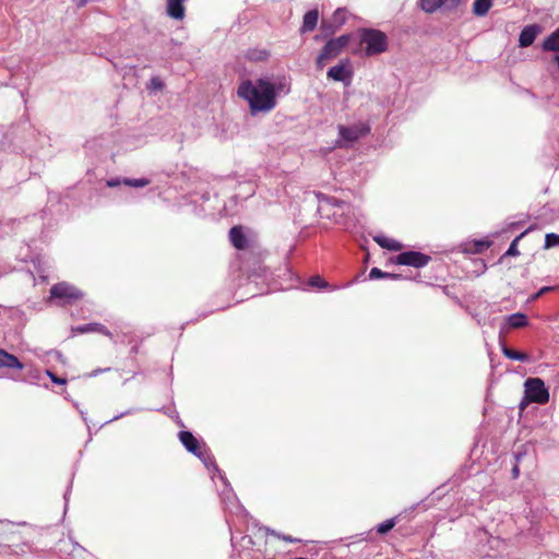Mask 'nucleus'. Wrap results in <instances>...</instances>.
Returning a JSON list of instances; mask_svg holds the SVG:
<instances>
[{
    "label": "nucleus",
    "mask_w": 559,
    "mask_h": 559,
    "mask_svg": "<svg viewBox=\"0 0 559 559\" xmlns=\"http://www.w3.org/2000/svg\"><path fill=\"white\" fill-rule=\"evenodd\" d=\"M526 234V231L522 233L521 235H519L518 237H515V239H513V241L511 242L509 249L507 250L506 252V255H519L520 252L518 250V243L520 241V239Z\"/></svg>",
    "instance_id": "obj_30"
},
{
    "label": "nucleus",
    "mask_w": 559,
    "mask_h": 559,
    "mask_svg": "<svg viewBox=\"0 0 559 559\" xmlns=\"http://www.w3.org/2000/svg\"><path fill=\"white\" fill-rule=\"evenodd\" d=\"M396 524L395 518L389 519L377 526V532L380 535L389 533Z\"/></svg>",
    "instance_id": "obj_27"
},
{
    "label": "nucleus",
    "mask_w": 559,
    "mask_h": 559,
    "mask_svg": "<svg viewBox=\"0 0 559 559\" xmlns=\"http://www.w3.org/2000/svg\"><path fill=\"white\" fill-rule=\"evenodd\" d=\"M554 287H548V286H545V287H542L533 297L532 299L533 300H536L537 298H539L542 295H544L545 293L547 292H550L552 290Z\"/></svg>",
    "instance_id": "obj_34"
},
{
    "label": "nucleus",
    "mask_w": 559,
    "mask_h": 559,
    "mask_svg": "<svg viewBox=\"0 0 559 559\" xmlns=\"http://www.w3.org/2000/svg\"><path fill=\"white\" fill-rule=\"evenodd\" d=\"M319 12L318 10H310L304 15L302 26L300 28L301 33L312 32L318 24Z\"/></svg>",
    "instance_id": "obj_16"
},
{
    "label": "nucleus",
    "mask_w": 559,
    "mask_h": 559,
    "mask_svg": "<svg viewBox=\"0 0 559 559\" xmlns=\"http://www.w3.org/2000/svg\"><path fill=\"white\" fill-rule=\"evenodd\" d=\"M360 45H365L366 56L379 55L386 51L388 37L379 29L362 28L360 31Z\"/></svg>",
    "instance_id": "obj_2"
},
{
    "label": "nucleus",
    "mask_w": 559,
    "mask_h": 559,
    "mask_svg": "<svg viewBox=\"0 0 559 559\" xmlns=\"http://www.w3.org/2000/svg\"><path fill=\"white\" fill-rule=\"evenodd\" d=\"M328 76L334 81H345L347 72L343 64H337L329 69Z\"/></svg>",
    "instance_id": "obj_23"
},
{
    "label": "nucleus",
    "mask_w": 559,
    "mask_h": 559,
    "mask_svg": "<svg viewBox=\"0 0 559 559\" xmlns=\"http://www.w3.org/2000/svg\"><path fill=\"white\" fill-rule=\"evenodd\" d=\"M49 294V300L58 299L62 306L75 304L84 297V293L81 289L67 282L52 285Z\"/></svg>",
    "instance_id": "obj_3"
},
{
    "label": "nucleus",
    "mask_w": 559,
    "mask_h": 559,
    "mask_svg": "<svg viewBox=\"0 0 559 559\" xmlns=\"http://www.w3.org/2000/svg\"><path fill=\"white\" fill-rule=\"evenodd\" d=\"M511 472H512V478L516 479L520 475V468H519L518 463L513 466Z\"/></svg>",
    "instance_id": "obj_36"
},
{
    "label": "nucleus",
    "mask_w": 559,
    "mask_h": 559,
    "mask_svg": "<svg viewBox=\"0 0 559 559\" xmlns=\"http://www.w3.org/2000/svg\"><path fill=\"white\" fill-rule=\"evenodd\" d=\"M46 374L50 378V380L53 383H57V384H66L67 383V379L66 378H60V377H58L56 373H53L50 370H47Z\"/></svg>",
    "instance_id": "obj_33"
},
{
    "label": "nucleus",
    "mask_w": 559,
    "mask_h": 559,
    "mask_svg": "<svg viewBox=\"0 0 559 559\" xmlns=\"http://www.w3.org/2000/svg\"><path fill=\"white\" fill-rule=\"evenodd\" d=\"M328 204L333 209L332 218L335 224L344 225L348 216L353 212V207L349 203L336 199L330 198Z\"/></svg>",
    "instance_id": "obj_7"
},
{
    "label": "nucleus",
    "mask_w": 559,
    "mask_h": 559,
    "mask_svg": "<svg viewBox=\"0 0 559 559\" xmlns=\"http://www.w3.org/2000/svg\"><path fill=\"white\" fill-rule=\"evenodd\" d=\"M492 7V0H475L473 3V13L476 16H484Z\"/></svg>",
    "instance_id": "obj_20"
},
{
    "label": "nucleus",
    "mask_w": 559,
    "mask_h": 559,
    "mask_svg": "<svg viewBox=\"0 0 559 559\" xmlns=\"http://www.w3.org/2000/svg\"><path fill=\"white\" fill-rule=\"evenodd\" d=\"M150 180L146 179V178H140V179H124L123 180V183L126 186H129V187H133V188H143V187H146L150 185Z\"/></svg>",
    "instance_id": "obj_28"
},
{
    "label": "nucleus",
    "mask_w": 559,
    "mask_h": 559,
    "mask_svg": "<svg viewBox=\"0 0 559 559\" xmlns=\"http://www.w3.org/2000/svg\"><path fill=\"white\" fill-rule=\"evenodd\" d=\"M120 185V181L119 180H115V179H111V180H108L107 181V186L108 187H117Z\"/></svg>",
    "instance_id": "obj_39"
},
{
    "label": "nucleus",
    "mask_w": 559,
    "mask_h": 559,
    "mask_svg": "<svg viewBox=\"0 0 559 559\" xmlns=\"http://www.w3.org/2000/svg\"><path fill=\"white\" fill-rule=\"evenodd\" d=\"M274 535H275L277 538H282L283 540L288 542V543H295V542H298V539H295V538H293V537H290V536H285V535L281 536L280 534H274Z\"/></svg>",
    "instance_id": "obj_35"
},
{
    "label": "nucleus",
    "mask_w": 559,
    "mask_h": 559,
    "mask_svg": "<svg viewBox=\"0 0 559 559\" xmlns=\"http://www.w3.org/2000/svg\"><path fill=\"white\" fill-rule=\"evenodd\" d=\"M501 350L507 358L512 360L527 361L530 359L526 353L518 352L507 346H502Z\"/></svg>",
    "instance_id": "obj_22"
},
{
    "label": "nucleus",
    "mask_w": 559,
    "mask_h": 559,
    "mask_svg": "<svg viewBox=\"0 0 559 559\" xmlns=\"http://www.w3.org/2000/svg\"><path fill=\"white\" fill-rule=\"evenodd\" d=\"M420 8L427 13H433L443 4H445L444 0H419Z\"/></svg>",
    "instance_id": "obj_24"
},
{
    "label": "nucleus",
    "mask_w": 559,
    "mask_h": 559,
    "mask_svg": "<svg viewBox=\"0 0 559 559\" xmlns=\"http://www.w3.org/2000/svg\"><path fill=\"white\" fill-rule=\"evenodd\" d=\"M178 438L187 451L200 459L205 456L204 445L190 431H180Z\"/></svg>",
    "instance_id": "obj_9"
},
{
    "label": "nucleus",
    "mask_w": 559,
    "mask_h": 559,
    "mask_svg": "<svg viewBox=\"0 0 559 559\" xmlns=\"http://www.w3.org/2000/svg\"><path fill=\"white\" fill-rule=\"evenodd\" d=\"M369 277L371 280H378V278H393V280H397V278L401 277V275L394 274V273H386V272L381 271L378 267H372L370 273H369Z\"/></svg>",
    "instance_id": "obj_25"
},
{
    "label": "nucleus",
    "mask_w": 559,
    "mask_h": 559,
    "mask_svg": "<svg viewBox=\"0 0 559 559\" xmlns=\"http://www.w3.org/2000/svg\"><path fill=\"white\" fill-rule=\"evenodd\" d=\"M370 131V128L362 122L356 123L350 127L345 126H338V133L342 138V140L353 143L359 140L360 138L368 134Z\"/></svg>",
    "instance_id": "obj_8"
},
{
    "label": "nucleus",
    "mask_w": 559,
    "mask_h": 559,
    "mask_svg": "<svg viewBox=\"0 0 559 559\" xmlns=\"http://www.w3.org/2000/svg\"><path fill=\"white\" fill-rule=\"evenodd\" d=\"M509 328L521 329L528 324L527 317L524 313L516 312L507 318Z\"/></svg>",
    "instance_id": "obj_19"
},
{
    "label": "nucleus",
    "mask_w": 559,
    "mask_h": 559,
    "mask_svg": "<svg viewBox=\"0 0 559 559\" xmlns=\"http://www.w3.org/2000/svg\"><path fill=\"white\" fill-rule=\"evenodd\" d=\"M0 368L19 369L24 368L19 358L4 349H0Z\"/></svg>",
    "instance_id": "obj_14"
},
{
    "label": "nucleus",
    "mask_w": 559,
    "mask_h": 559,
    "mask_svg": "<svg viewBox=\"0 0 559 559\" xmlns=\"http://www.w3.org/2000/svg\"><path fill=\"white\" fill-rule=\"evenodd\" d=\"M185 0H167V14L175 20L185 17Z\"/></svg>",
    "instance_id": "obj_15"
},
{
    "label": "nucleus",
    "mask_w": 559,
    "mask_h": 559,
    "mask_svg": "<svg viewBox=\"0 0 559 559\" xmlns=\"http://www.w3.org/2000/svg\"><path fill=\"white\" fill-rule=\"evenodd\" d=\"M539 32H540V26H538L537 24H531V25L525 26L520 33L519 46L521 48L531 46L534 43V40Z\"/></svg>",
    "instance_id": "obj_12"
},
{
    "label": "nucleus",
    "mask_w": 559,
    "mask_h": 559,
    "mask_svg": "<svg viewBox=\"0 0 559 559\" xmlns=\"http://www.w3.org/2000/svg\"><path fill=\"white\" fill-rule=\"evenodd\" d=\"M555 246H559V235L557 234H547L545 238V247L551 248Z\"/></svg>",
    "instance_id": "obj_31"
},
{
    "label": "nucleus",
    "mask_w": 559,
    "mask_h": 559,
    "mask_svg": "<svg viewBox=\"0 0 559 559\" xmlns=\"http://www.w3.org/2000/svg\"><path fill=\"white\" fill-rule=\"evenodd\" d=\"M349 35H342L337 38L330 39L322 48L320 55L317 58V66L319 69H322L325 64V61L338 56L342 50L349 43Z\"/></svg>",
    "instance_id": "obj_4"
},
{
    "label": "nucleus",
    "mask_w": 559,
    "mask_h": 559,
    "mask_svg": "<svg viewBox=\"0 0 559 559\" xmlns=\"http://www.w3.org/2000/svg\"><path fill=\"white\" fill-rule=\"evenodd\" d=\"M229 240L237 250H245L248 248V239L241 225L233 226L229 229Z\"/></svg>",
    "instance_id": "obj_11"
},
{
    "label": "nucleus",
    "mask_w": 559,
    "mask_h": 559,
    "mask_svg": "<svg viewBox=\"0 0 559 559\" xmlns=\"http://www.w3.org/2000/svg\"><path fill=\"white\" fill-rule=\"evenodd\" d=\"M431 258L418 251H405L400 253L395 259L394 263L400 265H408L413 267H423L429 263Z\"/></svg>",
    "instance_id": "obj_6"
},
{
    "label": "nucleus",
    "mask_w": 559,
    "mask_h": 559,
    "mask_svg": "<svg viewBox=\"0 0 559 559\" xmlns=\"http://www.w3.org/2000/svg\"><path fill=\"white\" fill-rule=\"evenodd\" d=\"M445 4H449L450 7H456L459 3H461L462 0H444Z\"/></svg>",
    "instance_id": "obj_37"
},
{
    "label": "nucleus",
    "mask_w": 559,
    "mask_h": 559,
    "mask_svg": "<svg viewBox=\"0 0 559 559\" xmlns=\"http://www.w3.org/2000/svg\"><path fill=\"white\" fill-rule=\"evenodd\" d=\"M491 242L488 240H475L471 243V248L467 251L472 253H481L490 247Z\"/></svg>",
    "instance_id": "obj_26"
},
{
    "label": "nucleus",
    "mask_w": 559,
    "mask_h": 559,
    "mask_svg": "<svg viewBox=\"0 0 559 559\" xmlns=\"http://www.w3.org/2000/svg\"><path fill=\"white\" fill-rule=\"evenodd\" d=\"M91 332H97L108 337L112 336L111 332L102 323L94 322L72 328L73 334H84Z\"/></svg>",
    "instance_id": "obj_13"
},
{
    "label": "nucleus",
    "mask_w": 559,
    "mask_h": 559,
    "mask_svg": "<svg viewBox=\"0 0 559 559\" xmlns=\"http://www.w3.org/2000/svg\"><path fill=\"white\" fill-rule=\"evenodd\" d=\"M237 95L247 100L252 115L260 111H270L276 106V93L272 83L259 79L255 84L250 81H243L237 91Z\"/></svg>",
    "instance_id": "obj_1"
},
{
    "label": "nucleus",
    "mask_w": 559,
    "mask_h": 559,
    "mask_svg": "<svg viewBox=\"0 0 559 559\" xmlns=\"http://www.w3.org/2000/svg\"><path fill=\"white\" fill-rule=\"evenodd\" d=\"M270 52L266 49L251 48L246 52V58L251 61H263L266 60Z\"/></svg>",
    "instance_id": "obj_21"
},
{
    "label": "nucleus",
    "mask_w": 559,
    "mask_h": 559,
    "mask_svg": "<svg viewBox=\"0 0 559 559\" xmlns=\"http://www.w3.org/2000/svg\"><path fill=\"white\" fill-rule=\"evenodd\" d=\"M347 19V11L345 9H337L330 22L323 21L322 28L328 33H334L337 28H340Z\"/></svg>",
    "instance_id": "obj_10"
},
{
    "label": "nucleus",
    "mask_w": 559,
    "mask_h": 559,
    "mask_svg": "<svg viewBox=\"0 0 559 559\" xmlns=\"http://www.w3.org/2000/svg\"><path fill=\"white\" fill-rule=\"evenodd\" d=\"M525 397L528 402L546 404L549 401V392L539 378H528L525 383Z\"/></svg>",
    "instance_id": "obj_5"
},
{
    "label": "nucleus",
    "mask_w": 559,
    "mask_h": 559,
    "mask_svg": "<svg viewBox=\"0 0 559 559\" xmlns=\"http://www.w3.org/2000/svg\"><path fill=\"white\" fill-rule=\"evenodd\" d=\"M309 285L311 287H316V288H326L329 287V283L322 278L320 275H314V276H311L309 278Z\"/></svg>",
    "instance_id": "obj_29"
},
{
    "label": "nucleus",
    "mask_w": 559,
    "mask_h": 559,
    "mask_svg": "<svg viewBox=\"0 0 559 559\" xmlns=\"http://www.w3.org/2000/svg\"><path fill=\"white\" fill-rule=\"evenodd\" d=\"M164 87L163 81L158 76H153L150 80V88L155 91H160Z\"/></svg>",
    "instance_id": "obj_32"
},
{
    "label": "nucleus",
    "mask_w": 559,
    "mask_h": 559,
    "mask_svg": "<svg viewBox=\"0 0 559 559\" xmlns=\"http://www.w3.org/2000/svg\"><path fill=\"white\" fill-rule=\"evenodd\" d=\"M373 240L381 247V248H384V249H388L390 251H400L402 250L403 248V245L393 239V238H389V237H385V236H376L373 238Z\"/></svg>",
    "instance_id": "obj_17"
},
{
    "label": "nucleus",
    "mask_w": 559,
    "mask_h": 559,
    "mask_svg": "<svg viewBox=\"0 0 559 559\" xmlns=\"http://www.w3.org/2000/svg\"><path fill=\"white\" fill-rule=\"evenodd\" d=\"M542 48L545 51H559V27L545 38Z\"/></svg>",
    "instance_id": "obj_18"
},
{
    "label": "nucleus",
    "mask_w": 559,
    "mask_h": 559,
    "mask_svg": "<svg viewBox=\"0 0 559 559\" xmlns=\"http://www.w3.org/2000/svg\"><path fill=\"white\" fill-rule=\"evenodd\" d=\"M88 0H73L78 8H82L87 3Z\"/></svg>",
    "instance_id": "obj_38"
}]
</instances>
